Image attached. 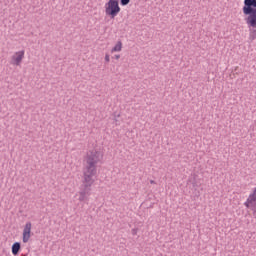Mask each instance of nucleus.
<instances>
[{
    "label": "nucleus",
    "mask_w": 256,
    "mask_h": 256,
    "mask_svg": "<svg viewBox=\"0 0 256 256\" xmlns=\"http://www.w3.org/2000/svg\"><path fill=\"white\" fill-rule=\"evenodd\" d=\"M123 49V43L118 41L117 44L112 48V53H117Z\"/></svg>",
    "instance_id": "0eeeda50"
},
{
    "label": "nucleus",
    "mask_w": 256,
    "mask_h": 256,
    "mask_svg": "<svg viewBox=\"0 0 256 256\" xmlns=\"http://www.w3.org/2000/svg\"><path fill=\"white\" fill-rule=\"evenodd\" d=\"M128 3H131V0H120V4L122 5V7L127 6Z\"/></svg>",
    "instance_id": "6e6552de"
},
{
    "label": "nucleus",
    "mask_w": 256,
    "mask_h": 256,
    "mask_svg": "<svg viewBox=\"0 0 256 256\" xmlns=\"http://www.w3.org/2000/svg\"><path fill=\"white\" fill-rule=\"evenodd\" d=\"M151 185H155V181L154 180H150Z\"/></svg>",
    "instance_id": "f8f14e48"
},
{
    "label": "nucleus",
    "mask_w": 256,
    "mask_h": 256,
    "mask_svg": "<svg viewBox=\"0 0 256 256\" xmlns=\"http://www.w3.org/2000/svg\"><path fill=\"white\" fill-rule=\"evenodd\" d=\"M132 235H137V229H132Z\"/></svg>",
    "instance_id": "9d476101"
},
{
    "label": "nucleus",
    "mask_w": 256,
    "mask_h": 256,
    "mask_svg": "<svg viewBox=\"0 0 256 256\" xmlns=\"http://www.w3.org/2000/svg\"><path fill=\"white\" fill-rule=\"evenodd\" d=\"M31 238V222H28L23 230V243H27Z\"/></svg>",
    "instance_id": "39448f33"
},
{
    "label": "nucleus",
    "mask_w": 256,
    "mask_h": 256,
    "mask_svg": "<svg viewBox=\"0 0 256 256\" xmlns=\"http://www.w3.org/2000/svg\"><path fill=\"white\" fill-rule=\"evenodd\" d=\"M25 56V52L24 51H19L16 52L13 56H12V65H21V61H23V57Z\"/></svg>",
    "instance_id": "20e7f679"
},
{
    "label": "nucleus",
    "mask_w": 256,
    "mask_h": 256,
    "mask_svg": "<svg viewBox=\"0 0 256 256\" xmlns=\"http://www.w3.org/2000/svg\"><path fill=\"white\" fill-rule=\"evenodd\" d=\"M109 61H110L109 54H106V55H105V62H106V63H109Z\"/></svg>",
    "instance_id": "1a4fd4ad"
},
{
    "label": "nucleus",
    "mask_w": 256,
    "mask_h": 256,
    "mask_svg": "<svg viewBox=\"0 0 256 256\" xmlns=\"http://www.w3.org/2000/svg\"><path fill=\"white\" fill-rule=\"evenodd\" d=\"M121 56L120 55H115V59H120Z\"/></svg>",
    "instance_id": "9b49d317"
},
{
    "label": "nucleus",
    "mask_w": 256,
    "mask_h": 256,
    "mask_svg": "<svg viewBox=\"0 0 256 256\" xmlns=\"http://www.w3.org/2000/svg\"><path fill=\"white\" fill-rule=\"evenodd\" d=\"M105 13L111 19H115L119 13H121V7L119 6V0H109L105 4Z\"/></svg>",
    "instance_id": "7ed1b4c3"
},
{
    "label": "nucleus",
    "mask_w": 256,
    "mask_h": 256,
    "mask_svg": "<svg viewBox=\"0 0 256 256\" xmlns=\"http://www.w3.org/2000/svg\"><path fill=\"white\" fill-rule=\"evenodd\" d=\"M246 25L249 29V41L253 43L256 39V0H244V6L242 8Z\"/></svg>",
    "instance_id": "f03ea898"
},
{
    "label": "nucleus",
    "mask_w": 256,
    "mask_h": 256,
    "mask_svg": "<svg viewBox=\"0 0 256 256\" xmlns=\"http://www.w3.org/2000/svg\"><path fill=\"white\" fill-rule=\"evenodd\" d=\"M19 251H21V243L15 242L12 245V254L13 255H19Z\"/></svg>",
    "instance_id": "423d86ee"
},
{
    "label": "nucleus",
    "mask_w": 256,
    "mask_h": 256,
    "mask_svg": "<svg viewBox=\"0 0 256 256\" xmlns=\"http://www.w3.org/2000/svg\"><path fill=\"white\" fill-rule=\"evenodd\" d=\"M103 161V154L97 150H91L84 158L83 180L79 191V201H89L91 187L97 177V166Z\"/></svg>",
    "instance_id": "f257e3e1"
}]
</instances>
